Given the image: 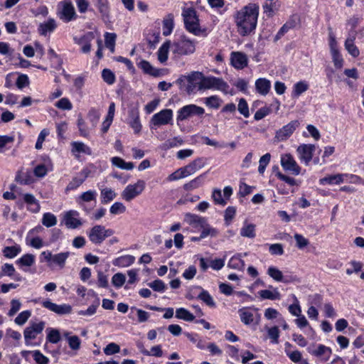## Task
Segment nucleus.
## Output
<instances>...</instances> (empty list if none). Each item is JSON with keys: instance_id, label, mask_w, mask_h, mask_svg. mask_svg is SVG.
<instances>
[{"instance_id": "nucleus-1", "label": "nucleus", "mask_w": 364, "mask_h": 364, "mask_svg": "<svg viewBox=\"0 0 364 364\" xmlns=\"http://www.w3.org/2000/svg\"><path fill=\"white\" fill-rule=\"evenodd\" d=\"M259 5L250 3L237 11L235 16V22L237 32L242 36L253 33L257 27L259 16Z\"/></svg>"}, {"instance_id": "nucleus-2", "label": "nucleus", "mask_w": 364, "mask_h": 364, "mask_svg": "<svg viewBox=\"0 0 364 364\" xmlns=\"http://www.w3.org/2000/svg\"><path fill=\"white\" fill-rule=\"evenodd\" d=\"M200 77L201 73L198 71L191 72L188 75H181L177 80L181 89H183L188 95L195 93L196 90H199Z\"/></svg>"}, {"instance_id": "nucleus-3", "label": "nucleus", "mask_w": 364, "mask_h": 364, "mask_svg": "<svg viewBox=\"0 0 364 364\" xmlns=\"http://www.w3.org/2000/svg\"><path fill=\"white\" fill-rule=\"evenodd\" d=\"M228 88L229 85L222 78L213 76H205L201 73V77H200L199 91L215 89L227 93Z\"/></svg>"}, {"instance_id": "nucleus-4", "label": "nucleus", "mask_w": 364, "mask_h": 364, "mask_svg": "<svg viewBox=\"0 0 364 364\" xmlns=\"http://www.w3.org/2000/svg\"><path fill=\"white\" fill-rule=\"evenodd\" d=\"M114 235V230L112 229H106L105 226L96 225L93 226L87 232L89 240L95 245H100L103 241Z\"/></svg>"}, {"instance_id": "nucleus-5", "label": "nucleus", "mask_w": 364, "mask_h": 364, "mask_svg": "<svg viewBox=\"0 0 364 364\" xmlns=\"http://www.w3.org/2000/svg\"><path fill=\"white\" fill-rule=\"evenodd\" d=\"M195 50V43L185 37H182L171 45L172 52L178 55L192 54Z\"/></svg>"}, {"instance_id": "nucleus-6", "label": "nucleus", "mask_w": 364, "mask_h": 364, "mask_svg": "<svg viewBox=\"0 0 364 364\" xmlns=\"http://www.w3.org/2000/svg\"><path fill=\"white\" fill-rule=\"evenodd\" d=\"M58 15L65 22H69L76 18L75 7L70 0H63L59 2Z\"/></svg>"}, {"instance_id": "nucleus-7", "label": "nucleus", "mask_w": 364, "mask_h": 364, "mask_svg": "<svg viewBox=\"0 0 364 364\" xmlns=\"http://www.w3.org/2000/svg\"><path fill=\"white\" fill-rule=\"evenodd\" d=\"M183 17L186 28L191 33H196L199 31V21L196 11L192 8L184 9Z\"/></svg>"}, {"instance_id": "nucleus-8", "label": "nucleus", "mask_w": 364, "mask_h": 364, "mask_svg": "<svg viewBox=\"0 0 364 364\" xmlns=\"http://www.w3.org/2000/svg\"><path fill=\"white\" fill-rule=\"evenodd\" d=\"M145 188V182L143 180H138L134 184L128 185L122 192V198L129 202L139 196Z\"/></svg>"}, {"instance_id": "nucleus-9", "label": "nucleus", "mask_w": 364, "mask_h": 364, "mask_svg": "<svg viewBox=\"0 0 364 364\" xmlns=\"http://www.w3.org/2000/svg\"><path fill=\"white\" fill-rule=\"evenodd\" d=\"M329 47L331 54L332 56L333 63L336 68H341L343 65V59L340 54V52L337 47V42L336 37L332 31V29L329 28Z\"/></svg>"}, {"instance_id": "nucleus-10", "label": "nucleus", "mask_w": 364, "mask_h": 364, "mask_svg": "<svg viewBox=\"0 0 364 364\" xmlns=\"http://www.w3.org/2000/svg\"><path fill=\"white\" fill-rule=\"evenodd\" d=\"M204 112L205 110L201 107L193 104L186 105L178 110L177 120L183 121L194 115L201 116Z\"/></svg>"}, {"instance_id": "nucleus-11", "label": "nucleus", "mask_w": 364, "mask_h": 364, "mask_svg": "<svg viewBox=\"0 0 364 364\" xmlns=\"http://www.w3.org/2000/svg\"><path fill=\"white\" fill-rule=\"evenodd\" d=\"M65 225L69 229H76L82 225L83 222L80 218V213L77 210H70L63 215Z\"/></svg>"}, {"instance_id": "nucleus-12", "label": "nucleus", "mask_w": 364, "mask_h": 364, "mask_svg": "<svg viewBox=\"0 0 364 364\" xmlns=\"http://www.w3.org/2000/svg\"><path fill=\"white\" fill-rule=\"evenodd\" d=\"M281 165L285 171H289L295 176L300 173L301 168L297 164L293 156L289 154L282 156Z\"/></svg>"}, {"instance_id": "nucleus-13", "label": "nucleus", "mask_w": 364, "mask_h": 364, "mask_svg": "<svg viewBox=\"0 0 364 364\" xmlns=\"http://www.w3.org/2000/svg\"><path fill=\"white\" fill-rule=\"evenodd\" d=\"M172 118L173 111L169 109H165L154 114L151 117V122L154 126L159 127L169 124Z\"/></svg>"}, {"instance_id": "nucleus-14", "label": "nucleus", "mask_w": 364, "mask_h": 364, "mask_svg": "<svg viewBox=\"0 0 364 364\" xmlns=\"http://www.w3.org/2000/svg\"><path fill=\"white\" fill-rule=\"evenodd\" d=\"M299 122L298 120H293L282 128L277 131L275 138L279 141L287 140L299 126Z\"/></svg>"}, {"instance_id": "nucleus-15", "label": "nucleus", "mask_w": 364, "mask_h": 364, "mask_svg": "<svg viewBox=\"0 0 364 364\" xmlns=\"http://www.w3.org/2000/svg\"><path fill=\"white\" fill-rule=\"evenodd\" d=\"M316 150V146L314 144H301L298 146L296 151L299 154V159L301 161H304L306 165H308L309 162L311 161L313 157V154Z\"/></svg>"}, {"instance_id": "nucleus-16", "label": "nucleus", "mask_w": 364, "mask_h": 364, "mask_svg": "<svg viewBox=\"0 0 364 364\" xmlns=\"http://www.w3.org/2000/svg\"><path fill=\"white\" fill-rule=\"evenodd\" d=\"M42 306L58 314V315H65L69 314L72 312V306L70 304H63L61 305H58L55 303H53L52 301L49 300L43 301L42 302Z\"/></svg>"}, {"instance_id": "nucleus-17", "label": "nucleus", "mask_w": 364, "mask_h": 364, "mask_svg": "<svg viewBox=\"0 0 364 364\" xmlns=\"http://www.w3.org/2000/svg\"><path fill=\"white\" fill-rule=\"evenodd\" d=\"M308 351L323 361H327L332 354L331 348L322 344L318 345L315 348L310 346L308 348Z\"/></svg>"}, {"instance_id": "nucleus-18", "label": "nucleus", "mask_w": 364, "mask_h": 364, "mask_svg": "<svg viewBox=\"0 0 364 364\" xmlns=\"http://www.w3.org/2000/svg\"><path fill=\"white\" fill-rule=\"evenodd\" d=\"M44 327V321L33 323L31 326L26 327L23 332L26 341L35 339L36 336L43 331Z\"/></svg>"}, {"instance_id": "nucleus-19", "label": "nucleus", "mask_w": 364, "mask_h": 364, "mask_svg": "<svg viewBox=\"0 0 364 364\" xmlns=\"http://www.w3.org/2000/svg\"><path fill=\"white\" fill-rule=\"evenodd\" d=\"M230 63L235 68L242 70L247 65L248 58L245 53L234 51L230 54Z\"/></svg>"}, {"instance_id": "nucleus-20", "label": "nucleus", "mask_w": 364, "mask_h": 364, "mask_svg": "<svg viewBox=\"0 0 364 364\" xmlns=\"http://www.w3.org/2000/svg\"><path fill=\"white\" fill-rule=\"evenodd\" d=\"M206 160L203 158H198L187 166H184V171L187 176H191L205 167Z\"/></svg>"}, {"instance_id": "nucleus-21", "label": "nucleus", "mask_w": 364, "mask_h": 364, "mask_svg": "<svg viewBox=\"0 0 364 364\" xmlns=\"http://www.w3.org/2000/svg\"><path fill=\"white\" fill-rule=\"evenodd\" d=\"M57 26L56 21L54 18H50L39 24L38 31L40 35L47 36L55 30Z\"/></svg>"}, {"instance_id": "nucleus-22", "label": "nucleus", "mask_w": 364, "mask_h": 364, "mask_svg": "<svg viewBox=\"0 0 364 364\" xmlns=\"http://www.w3.org/2000/svg\"><path fill=\"white\" fill-rule=\"evenodd\" d=\"M255 88L258 93L267 95L271 88V82L266 78H259L255 81Z\"/></svg>"}, {"instance_id": "nucleus-23", "label": "nucleus", "mask_w": 364, "mask_h": 364, "mask_svg": "<svg viewBox=\"0 0 364 364\" xmlns=\"http://www.w3.org/2000/svg\"><path fill=\"white\" fill-rule=\"evenodd\" d=\"M15 181L22 185H28L33 182L34 179L31 171L23 172L22 169L16 173Z\"/></svg>"}, {"instance_id": "nucleus-24", "label": "nucleus", "mask_w": 364, "mask_h": 364, "mask_svg": "<svg viewBox=\"0 0 364 364\" xmlns=\"http://www.w3.org/2000/svg\"><path fill=\"white\" fill-rule=\"evenodd\" d=\"M269 288H272L273 290L264 289L258 291V294L262 299H269V300H277L280 299L281 294L278 291L277 288H273L272 286H269Z\"/></svg>"}, {"instance_id": "nucleus-25", "label": "nucleus", "mask_w": 364, "mask_h": 364, "mask_svg": "<svg viewBox=\"0 0 364 364\" xmlns=\"http://www.w3.org/2000/svg\"><path fill=\"white\" fill-rule=\"evenodd\" d=\"M69 256V252H60L55 255H53L51 265L55 264L60 269L64 268L66 260L68 259Z\"/></svg>"}, {"instance_id": "nucleus-26", "label": "nucleus", "mask_w": 364, "mask_h": 364, "mask_svg": "<svg viewBox=\"0 0 364 364\" xmlns=\"http://www.w3.org/2000/svg\"><path fill=\"white\" fill-rule=\"evenodd\" d=\"M135 261V257L132 255H123L117 258L114 262V266L127 267L132 265Z\"/></svg>"}, {"instance_id": "nucleus-27", "label": "nucleus", "mask_w": 364, "mask_h": 364, "mask_svg": "<svg viewBox=\"0 0 364 364\" xmlns=\"http://www.w3.org/2000/svg\"><path fill=\"white\" fill-rule=\"evenodd\" d=\"M185 221L195 226H203L205 223V219L195 214L186 213L185 215Z\"/></svg>"}, {"instance_id": "nucleus-28", "label": "nucleus", "mask_w": 364, "mask_h": 364, "mask_svg": "<svg viewBox=\"0 0 364 364\" xmlns=\"http://www.w3.org/2000/svg\"><path fill=\"white\" fill-rule=\"evenodd\" d=\"M343 174H336V175H331L326 176L324 178H322L319 180V183L321 185H324L326 183L328 184H340L343 182Z\"/></svg>"}, {"instance_id": "nucleus-29", "label": "nucleus", "mask_w": 364, "mask_h": 364, "mask_svg": "<svg viewBox=\"0 0 364 364\" xmlns=\"http://www.w3.org/2000/svg\"><path fill=\"white\" fill-rule=\"evenodd\" d=\"M173 15L168 14L163 20V35L167 36L170 35L173 28Z\"/></svg>"}, {"instance_id": "nucleus-30", "label": "nucleus", "mask_w": 364, "mask_h": 364, "mask_svg": "<svg viewBox=\"0 0 364 364\" xmlns=\"http://www.w3.org/2000/svg\"><path fill=\"white\" fill-rule=\"evenodd\" d=\"M171 48V41H166L159 48L158 50V60L161 63H165L168 59L169 48Z\"/></svg>"}, {"instance_id": "nucleus-31", "label": "nucleus", "mask_w": 364, "mask_h": 364, "mask_svg": "<svg viewBox=\"0 0 364 364\" xmlns=\"http://www.w3.org/2000/svg\"><path fill=\"white\" fill-rule=\"evenodd\" d=\"M73 153H82L87 155L92 154L91 149L82 142L73 141L71 144Z\"/></svg>"}, {"instance_id": "nucleus-32", "label": "nucleus", "mask_w": 364, "mask_h": 364, "mask_svg": "<svg viewBox=\"0 0 364 364\" xmlns=\"http://www.w3.org/2000/svg\"><path fill=\"white\" fill-rule=\"evenodd\" d=\"M111 161L114 166L123 170H132L134 167L132 162H126L124 160L117 156L112 157Z\"/></svg>"}, {"instance_id": "nucleus-33", "label": "nucleus", "mask_w": 364, "mask_h": 364, "mask_svg": "<svg viewBox=\"0 0 364 364\" xmlns=\"http://www.w3.org/2000/svg\"><path fill=\"white\" fill-rule=\"evenodd\" d=\"M309 87L308 82L306 81H299L296 82L293 87L292 96L294 97H298L301 94L305 92Z\"/></svg>"}, {"instance_id": "nucleus-34", "label": "nucleus", "mask_w": 364, "mask_h": 364, "mask_svg": "<svg viewBox=\"0 0 364 364\" xmlns=\"http://www.w3.org/2000/svg\"><path fill=\"white\" fill-rule=\"evenodd\" d=\"M21 251V248L19 245H16L14 246L5 247L2 250L4 256L6 258H14L17 256Z\"/></svg>"}, {"instance_id": "nucleus-35", "label": "nucleus", "mask_w": 364, "mask_h": 364, "mask_svg": "<svg viewBox=\"0 0 364 364\" xmlns=\"http://www.w3.org/2000/svg\"><path fill=\"white\" fill-rule=\"evenodd\" d=\"M197 299L201 300L209 307L214 308L216 306L215 302L213 300V298L211 296V295L208 293V291L204 290L203 289H202V291L198 295Z\"/></svg>"}, {"instance_id": "nucleus-36", "label": "nucleus", "mask_w": 364, "mask_h": 364, "mask_svg": "<svg viewBox=\"0 0 364 364\" xmlns=\"http://www.w3.org/2000/svg\"><path fill=\"white\" fill-rule=\"evenodd\" d=\"M116 196V193L111 188H103L101 191V202L103 204H107V203L114 200Z\"/></svg>"}, {"instance_id": "nucleus-37", "label": "nucleus", "mask_w": 364, "mask_h": 364, "mask_svg": "<svg viewBox=\"0 0 364 364\" xmlns=\"http://www.w3.org/2000/svg\"><path fill=\"white\" fill-rule=\"evenodd\" d=\"M176 317L186 321H193L195 318L194 315L184 308H179L176 309Z\"/></svg>"}, {"instance_id": "nucleus-38", "label": "nucleus", "mask_w": 364, "mask_h": 364, "mask_svg": "<svg viewBox=\"0 0 364 364\" xmlns=\"http://www.w3.org/2000/svg\"><path fill=\"white\" fill-rule=\"evenodd\" d=\"M204 103L209 108L218 109L223 103V100L219 97L213 95L205 97L204 99Z\"/></svg>"}, {"instance_id": "nucleus-39", "label": "nucleus", "mask_w": 364, "mask_h": 364, "mask_svg": "<svg viewBox=\"0 0 364 364\" xmlns=\"http://www.w3.org/2000/svg\"><path fill=\"white\" fill-rule=\"evenodd\" d=\"M228 267L233 269H242L245 267V262L240 256L235 255L230 258L228 263Z\"/></svg>"}, {"instance_id": "nucleus-40", "label": "nucleus", "mask_w": 364, "mask_h": 364, "mask_svg": "<svg viewBox=\"0 0 364 364\" xmlns=\"http://www.w3.org/2000/svg\"><path fill=\"white\" fill-rule=\"evenodd\" d=\"M139 67L141 70H143V71L146 74H149V75H151L153 76H157L159 74L158 71L147 60H141L139 64Z\"/></svg>"}, {"instance_id": "nucleus-41", "label": "nucleus", "mask_w": 364, "mask_h": 364, "mask_svg": "<svg viewBox=\"0 0 364 364\" xmlns=\"http://www.w3.org/2000/svg\"><path fill=\"white\" fill-rule=\"evenodd\" d=\"M240 235L245 237L254 238L255 237V225L246 224L240 230Z\"/></svg>"}, {"instance_id": "nucleus-42", "label": "nucleus", "mask_w": 364, "mask_h": 364, "mask_svg": "<svg viewBox=\"0 0 364 364\" xmlns=\"http://www.w3.org/2000/svg\"><path fill=\"white\" fill-rule=\"evenodd\" d=\"M203 176L204 175H200L199 176L195 178L188 183L184 184V189L186 191H191L200 187L203 181Z\"/></svg>"}, {"instance_id": "nucleus-43", "label": "nucleus", "mask_w": 364, "mask_h": 364, "mask_svg": "<svg viewBox=\"0 0 364 364\" xmlns=\"http://www.w3.org/2000/svg\"><path fill=\"white\" fill-rule=\"evenodd\" d=\"M240 317L241 321L245 325H250L254 321V315L250 311L245 309H241L239 310Z\"/></svg>"}, {"instance_id": "nucleus-44", "label": "nucleus", "mask_w": 364, "mask_h": 364, "mask_svg": "<svg viewBox=\"0 0 364 364\" xmlns=\"http://www.w3.org/2000/svg\"><path fill=\"white\" fill-rule=\"evenodd\" d=\"M57 223L56 217L50 213H46L43 215L42 224L46 228H50Z\"/></svg>"}, {"instance_id": "nucleus-45", "label": "nucleus", "mask_w": 364, "mask_h": 364, "mask_svg": "<svg viewBox=\"0 0 364 364\" xmlns=\"http://www.w3.org/2000/svg\"><path fill=\"white\" fill-rule=\"evenodd\" d=\"M16 262L21 266L31 267L35 263V256L32 254H26L19 258Z\"/></svg>"}, {"instance_id": "nucleus-46", "label": "nucleus", "mask_w": 364, "mask_h": 364, "mask_svg": "<svg viewBox=\"0 0 364 364\" xmlns=\"http://www.w3.org/2000/svg\"><path fill=\"white\" fill-rule=\"evenodd\" d=\"M267 274L277 282L283 281L282 272L275 267H269L267 269Z\"/></svg>"}, {"instance_id": "nucleus-47", "label": "nucleus", "mask_w": 364, "mask_h": 364, "mask_svg": "<svg viewBox=\"0 0 364 364\" xmlns=\"http://www.w3.org/2000/svg\"><path fill=\"white\" fill-rule=\"evenodd\" d=\"M344 46L346 50L350 55H352L354 58L358 57L359 55V50L358 47L355 45V43H352V40L346 41Z\"/></svg>"}, {"instance_id": "nucleus-48", "label": "nucleus", "mask_w": 364, "mask_h": 364, "mask_svg": "<svg viewBox=\"0 0 364 364\" xmlns=\"http://www.w3.org/2000/svg\"><path fill=\"white\" fill-rule=\"evenodd\" d=\"M48 333L47 336V340L52 343H57L60 341V331L55 328H48Z\"/></svg>"}, {"instance_id": "nucleus-49", "label": "nucleus", "mask_w": 364, "mask_h": 364, "mask_svg": "<svg viewBox=\"0 0 364 364\" xmlns=\"http://www.w3.org/2000/svg\"><path fill=\"white\" fill-rule=\"evenodd\" d=\"M15 272L16 269L13 264L6 263L1 267L0 278H1L4 276L12 277L14 276Z\"/></svg>"}, {"instance_id": "nucleus-50", "label": "nucleus", "mask_w": 364, "mask_h": 364, "mask_svg": "<svg viewBox=\"0 0 364 364\" xmlns=\"http://www.w3.org/2000/svg\"><path fill=\"white\" fill-rule=\"evenodd\" d=\"M125 275L122 273H116L112 278V283L117 288L122 287L125 283Z\"/></svg>"}, {"instance_id": "nucleus-51", "label": "nucleus", "mask_w": 364, "mask_h": 364, "mask_svg": "<svg viewBox=\"0 0 364 364\" xmlns=\"http://www.w3.org/2000/svg\"><path fill=\"white\" fill-rule=\"evenodd\" d=\"M267 333L269 338L272 340V343H279V330L277 326L267 328Z\"/></svg>"}, {"instance_id": "nucleus-52", "label": "nucleus", "mask_w": 364, "mask_h": 364, "mask_svg": "<svg viewBox=\"0 0 364 364\" xmlns=\"http://www.w3.org/2000/svg\"><path fill=\"white\" fill-rule=\"evenodd\" d=\"M23 200H24V202L26 203H27L28 205H36L35 208L33 210V212L36 213V212L39 211L40 205L38 203L37 200L36 199V198L34 197L33 195H32L31 193H26L23 196Z\"/></svg>"}, {"instance_id": "nucleus-53", "label": "nucleus", "mask_w": 364, "mask_h": 364, "mask_svg": "<svg viewBox=\"0 0 364 364\" xmlns=\"http://www.w3.org/2000/svg\"><path fill=\"white\" fill-rule=\"evenodd\" d=\"M270 159H271V155L269 153L265 154L260 158L259 161V165L258 167V172L260 174L264 173L266 166L269 164V163L270 161Z\"/></svg>"}, {"instance_id": "nucleus-54", "label": "nucleus", "mask_w": 364, "mask_h": 364, "mask_svg": "<svg viewBox=\"0 0 364 364\" xmlns=\"http://www.w3.org/2000/svg\"><path fill=\"white\" fill-rule=\"evenodd\" d=\"M102 77L108 85H112L115 82V75L109 69H104L102 72Z\"/></svg>"}, {"instance_id": "nucleus-55", "label": "nucleus", "mask_w": 364, "mask_h": 364, "mask_svg": "<svg viewBox=\"0 0 364 364\" xmlns=\"http://www.w3.org/2000/svg\"><path fill=\"white\" fill-rule=\"evenodd\" d=\"M100 305L99 300H97L96 302L92 305H90L87 309L86 310H80L77 312V314L80 316H92L96 313L97 309Z\"/></svg>"}, {"instance_id": "nucleus-56", "label": "nucleus", "mask_w": 364, "mask_h": 364, "mask_svg": "<svg viewBox=\"0 0 364 364\" xmlns=\"http://www.w3.org/2000/svg\"><path fill=\"white\" fill-rule=\"evenodd\" d=\"M31 313L30 311L26 310L21 312L17 317H16L14 321L19 326L23 325L28 319L30 318Z\"/></svg>"}, {"instance_id": "nucleus-57", "label": "nucleus", "mask_w": 364, "mask_h": 364, "mask_svg": "<svg viewBox=\"0 0 364 364\" xmlns=\"http://www.w3.org/2000/svg\"><path fill=\"white\" fill-rule=\"evenodd\" d=\"M237 109L245 117H248L250 116L248 105L244 98L240 99Z\"/></svg>"}, {"instance_id": "nucleus-58", "label": "nucleus", "mask_w": 364, "mask_h": 364, "mask_svg": "<svg viewBox=\"0 0 364 364\" xmlns=\"http://www.w3.org/2000/svg\"><path fill=\"white\" fill-rule=\"evenodd\" d=\"M112 215H118L124 213L126 211L125 205L121 202H115L109 209Z\"/></svg>"}, {"instance_id": "nucleus-59", "label": "nucleus", "mask_w": 364, "mask_h": 364, "mask_svg": "<svg viewBox=\"0 0 364 364\" xmlns=\"http://www.w3.org/2000/svg\"><path fill=\"white\" fill-rule=\"evenodd\" d=\"M154 291L163 292L165 291L166 287L164 282L160 279H156L148 284Z\"/></svg>"}, {"instance_id": "nucleus-60", "label": "nucleus", "mask_w": 364, "mask_h": 364, "mask_svg": "<svg viewBox=\"0 0 364 364\" xmlns=\"http://www.w3.org/2000/svg\"><path fill=\"white\" fill-rule=\"evenodd\" d=\"M69 347L73 350H77L80 348L81 341L78 336H72L68 337Z\"/></svg>"}, {"instance_id": "nucleus-61", "label": "nucleus", "mask_w": 364, "mask_h": 364, "mask_svg": "<svg viewBox=\"0 0 364 364\" xmlns=\"http://www.w3.org/2000/svg\"><path fill=\"white\" fill-rule=\"evenodd\" d=\"M55 107L63 110H70L73 108L72 103L66 98H61L55 103Z\"/></svg>"}, {"instance_id": "nucleus-62", "label": "nucleus", "mask_w": 364, "mask_h": 364, "mask_svg": "<svg viewBox=\"0 0 364 364\" xmlns=\"http://www.w3.org/2000/svg\"><path fill=\"white\" fill-rule=\"evenodd\" d=\"M294 237L296 242V247L299 249H303L309 244V241L301 234L296 233Z\"/></svg>"}, {"instance_id": "nucleus-63", "label": "nucleus", "mask_w": 364, "mask_h": 364, "mask_svg": "<svg viewBox=\"0 0 364 364\" xmlns=\"http://www.w3.org/2000/svg\"><path fill=\"white\" fill-rule=\"evenodd\" d=\"M277 0H267L263 5L264 12L271 15L274 10L277 9Z\"/></svg>"}, {"instance_id": "nucleus-64", "label": "nucleus", "mask_w": 364, "mask_h": 364, "mask_svg": "<svg viewBox=\"0 0 364 364\" xmlns=\"http://www.w3.org/2000/svg\"><path fill=\"white\" fill-rule=\"evenodd\" d=\"M212 198L216 204L225 205L226 200L222 197V192L220 189L215 188L213 191Z\"/></svg>"}]
</instances>
